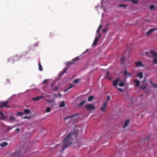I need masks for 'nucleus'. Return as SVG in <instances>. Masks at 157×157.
Here are the masks:
<instances>
[{
	"instance_id": "f257e3e1",
	"label": "nucleus",
	"mask_w": 157,
	"mask_h": 157,
	"mask_svg": "<svg viewBox=\"0 0 157 157\" xmlns=\"http://www.w3.org/2000/svg\"><path fill=\"white\" fill-rule=\"evenodd\" d=\"M78 132V130L75 128L73 131H72L68 134L66 138L63 140L62 147L60 144H57L53 148L59 147L60 149H62L61 150L59 151L60 152L63 151L68 146L72 144L71 141L76 137Z\"/></svg>"
},
{
	"instance_id": "f03ea898",
	"label": "nucleus",
	"mask_w": 157,
	"mask_h": 157,
	"mask_svg": "<svg viewBox=\"0 0 157 157\" xmlns=\"http://www.w3.org/2000/svg\"><path fill=\"white\" fill-rule=\"evenodd\" d=\"M10 155L12 157H24L21 149H19L14 152L10 154Z\"/></svg>"
},
{
	"instance_id": "7ed1b4c3",
	"label": "nucleus",
	"mask_w": 157,
	"mask_h": 157,
	"mask_svg": "<svg viewBox=\"0 0 157 157\" xmlns=\"http://www.w3.org/2000/svg\"><path fill=\"white\" fill-rule=\"evenodd\" d=\"M21 56L15 55L13 57H11L8 59V62H11V63H13L16 61L19 60L21 58Z\"/></svg>"
},
{
	"instance_id": "20e7f679",
	"label": "nucleus",
	"mask_w": 157,
	"mask_h": 157,
	"mask_svg": "<svg viewBox=\"0 0 157 157\" xmlns=\"http://www.w3.org/2000/svg\"><path fill=\"white\" fill-rule=\"evenodd\" d=\"M77 59H75L74 60V61L73 63H72L71 62H70L68 63L67 64V68H64L63 69V71L62 72H61L60 74H59V76L60 77L62 76L63 75V74L66 73V71L68 69V68L69 67V64H70L71 65H72L73 63H75L76 61L77 60Z\"/></svg>"
},
{
	"instance_id": "39448f33",
	"label": "nucleus",
	"mask_w": 157,
	"mask_h": 157,
	"mask_svg": "<svg viewBox=\"0 0 157 157\" xmlns=\"http://www.w3.org/2000/svg\"><path fill=\"white\" fill-rule=\"evenodd\" d=\"M85 108L88 111H91L94 109L95 107L92 104H86L85 105Z\"/></svg>"
},
{
	"instance_id": "423d86ee",
	"label": "nucleus",
	"mask_w": 157,
	"mask_h": 157,
	"mask_svg": "<svg viewBox=\"0 0 157 157\" xmlns=\"http://www.w3.org/2000/svg\"><path fill=\"white\" fill-rule=\"evenodd\" d=\"M8 102L9 101L8 100H7L6 101L1 102L0 105V107H6L8 108H10V106L7 105L8 103Z\"/></svg>"
},
{
	"instance_id": "0eeeda50",
	"label": "nucleus",
	"mask_w": 157,
	"mask_h": 157,
	"mask_svg": "<svg viewBox=\"0 0 157 157\" xmlns=\"http://www.w3.org/2000/svg\"><path fill=\"white\" fill-rule=\"evenodd\" d=\"M157 30V28H151L146 32V36H148V35L152 33L153 32Z\"/></svg>"
},
{
	"instance_id": "6e6552de",
	"label": "nucleus",
	"mask_w": 157,
	"mask_h": 157,
	"mask_svg": "<svg viewBox=\"0 0 157 157\" xmlns=\"http://www.w3.org/2000/svg\"><path fill=\"white\" fill-rule=\"evenodd\" d=\"M107 104L105 102L103 103L102 104V106L100 108L101 111L103 112H105L106 111Z\"/></svg>"
},
{
	"instance_id": "1a4fd4ad",
	"label": "nucleus",
	"mask_w": 157,
	"mask_h": 157,
	"mask_svg": "<svg viewBox=\"0 0 157 157\" xmlns=\"http://www.w3.org/2000/svg\"><path fill=\"white\" fill-rule=\"evenodd\" d=\"M120 81V79L119 78H117L113 82V86L116 88H117V85L118 84V82H119Z\"/></svg>"
},
{
	"instance_id": "9d476101",
	"label": "nucleus",
	"mask_w": 157,
	"mask_h": 157,
	"mask_svg": "<svg viewBox=\"0 0 157 157\" xmlns=\"http://www.w3.org/2000/svg\"><path fill=\"white\" fill-rule=\"evenodd\" d=\"M135 64L136 67H138L140 66L143 67V64L142 62L141 61L136 62H135Z\"/></svg>"
},
{
	"instance_id": "9b49d317",
	"label": "nucleus",
	"mask_w": 157,
	"mask_h": 157,
	"mask_svg": "<svg viewBox=\"0 0 157 157\" xmlns=\"http://www.w3.org/2000/svg\"><path fill=\"white\" fill-rule=\"evenodd\" d=\"M151 52H145L143 53V56H146L147 57L150 58L151 57Z\"/></svg>"
},
{
	"instance_id": "f8f14e48",
	"label": "nucleus",
	"mask_w": 157,
	"mask_h": 157,
	"mask_svg": "<svg viewBox=\"0 0 157 157\" xmlns=\"http://www.w3.org/2000/svg\"><path fill=\"white\" fill-rule=\"evenodd\" d=\"M44 98V96H43L37 97L36 98H32V100L35 101H37L39 100L41 98Z\"/></svg>"
},
{
	"instance_id": "ddd939ff",
	"label": "nucleus",
	"mask_w": 157,
	"mask_h": 157,
	"mask_svg": "<svg viewBox=\"0 0 157 157\" xmlns=\"http://www.w3.org/2000/svg\"><path fill=\"white\" fill-rule=\"evenodd\" d=\"M110 72L109 71L106 72V75L105 76V78L108 79L109 80H111L112 79V78L110 75Z\"/></svg>"
},
{
	"instance_id": "4468645a",
	"label": "nucleus",
	"mask_w": 157,
	"mask_h": 157,
	"mask_svg": "<svg viewBox=\"0 0 157 157\" xmlns=\"http://www.w3.org/2000/svg\"><path fill=\"white\" fill-rule=\"evenodd\" d=\"M78 115V113H77L75 115H72V116H68L65 117L63 118V119L64 120H66L70 118H73V117L76 116H77Z\"/></svg>"
},
{
	"instance_id": "2eb2a0df",
	"label": "nucleus",
	"mask_w": 157,
	"mask_h": 157,
	"mask_svg": "<svg viewBox=\"0 0 157 157\" xmlns=\"http://www.w3.org/2000/svg\"><path fill=\"white\" fill-rule=\"evenodd\" d=\"M124 76L128 75V76H131L132 75V74L130 73L127 72V70H125L124 72Z\"/></svg>"
},
{
	"instance_id": "dca6fc26",
	"label": "nucleus",
	"mask_w": 157,
	"mask_h": 157,
	"mask_svg": "<svg viewBox=\"0 0 157 157\" xmlns=\"http://www.w3.org/2000/svg\"><path fill=\"white\" fill-rule=\"evenodd\" d=\"M151 54L152 55V56L153 57H155L156 56H157V53L153 50L151 51Z\"/></svg>"
},
{
	"instance_id": "f3484780",
	"label": "nucleus",
	"mask_w": 157,
	"mask_h": 157,
	"mask_svg": "<svg viewBox=\"0 0 157 157\" xmlns=\"http://www.w3.org/2000/svg\"><path fill=\"white\" fill-rule=\"evenodd\" d=\"M8 145V143L6 142H3L0 144V146L1 147H4Z\"/></svg>"
},
{
	"instance_id": "a211bd4d",
	"label": "nucleus",
	"mask_w": 157,
	"mask_h": 157,
	"mask_svg": "<svg viewBox=\"0 0 157 157\" xmlns=\"http://www.w3.org/2000/svg\"><path fill=\"white\" fill-rule=\"evenodd\" d=\"M134 82H135L136 84V86H139L140 84V82L137 79H135L134 80Z\"/></svg>"
},
{
	"instance_id": "6ab92c4d",
	"label": "nucleus",
	"mask_w": 157,
	"mask_h": 157,
	"mask_svg": "<svg viewBox=\"0 0 157 157\" xmlns=\"http://www.w3.org/2000/svg\"><path fill=\"white\" fill-rule=\"evenodd\" d=\"M137 76L140 78H143V75L142 72H139L137 74Z\"/></svg>"
},
{
	"instance_id": "aec40b11",
	"label": "nucleus",
	"mask_w": 157,
	"mask_h": 157,
	"mask_svg": "<svg viewBox=\"0 0 157 157\" xmlns=\"http://www.w3.org/2000/svg\"><path fill=\"white\" fill-rule=\"evenodd\" d=\"M129 122V120H126L125 121V123L124 126H123V128H125L128 124Z\"/></svg>"
},
{
	"instance_id": "412c9836",
	"label": "nucleus",
	"mask_w": 157,
	"mask_h": 157,
	"mask_svg": "<svg viewBox=\"0 0 157 157\" xmlns=\"http://www.w3.org/2000/svg\"><path fill=\"white\" fill-rule=\"evenodd\" d=\"M94 98V97L93 96H90L88 98L87 101H92Z\"/></svg>"
},
{
	"instance_id": "4be33fe9",
	"label": "nucleus",
	"mask_w": 157,
	"mask_h": 157,
	"mask_svg": "<svg viewBox=\"0 0 157 157\" xmlns=\"http://www.w3.org/2000/svg\"><path fill=\"white\" fill-rule=\"evenodd\" d=\"M74 86L73 85L71 84L70 85L69 87L66 88L65 90H64V92H67L68 90L71 88H72Z\"/></svg>"
},
{
	"instance_id": "5701e85b",
	"label": "nucleus",
	"mask_w": 157,
	"mask_h": 157,
	"mask_svg": "<svg viewBox=\"0 0 157 157\" xmlns=\"http://www.w3.org/2000/svg\"><path fill=\"white\" fill-rule=\"evenodd\" d=\"M86 101H81L79 103L78 105V106L80 107L82 106L84 104H85L86 102Z\"/></svg>"
},
{
	"instance_id": "b1692460",
	"label": "nucleus",
	"mask_w": 157,
	"mask_h": 157,
	"mask_svg": "<svg viewBox=\"0 0 157 157\" xmlns=\"http://www.w3.org/2000/svg\"><path fill=\"white\" fill-rule=\"evenodd\" d=\"M59 106L61 107H63L65 106V103L64 101H62L59 105Z\"/></svg>"
},
{
	"instance_id": "393cba45",
	"label": "nucleus",
	"mask_w": 157,
	"mask_h": 157,
	"mask_svg": "<svg viewBox=\"0 0 157 157\" xmlns=\"http://www.w3.org/2000/svg\"><path fill=\"white\" fill-rule=\"evenodd\" d=\"M59 88V86H56L54 87V88L51 89V90H52V91H57Z\"/></svg>"
},
{
	"instance_id": "a878e982",
	"label": "nucleus",
	"mask_w": 157,
	"mask_h": 157,
	"mask_svg": "<svg viewBox=\"0 0 157 157\" xmlns=\"http://www.w3.org/2000/svg\"><path fill=\"white\" fill-rule=\"evenodd\" d=\"M46 101L48 103H51L53 102H54L55 99H52L50 100L47 99V100Z\"/></svg>"
},
{
	"instance_id": "bb28decb",
	"label": "nucleus",
	"mask_w": 157,
	"mask_h": 157,
	"mask_svg": "<svg viewBox=\"0 0 157 157\" xmlns=\"http://www.w3.org/2000/svg\"><path fill=\"white\" fill-rule=\"evenodd\" d=\"M98 40V38L97 37H96L95 38L94 40V42L93 43V44L94 45V46H95Z\"/></svg>"
},
{
	"instance_id": "cd10ccee",
	"label": "nucleus",
	"mask_w": 157,
	"mask_h": 157,
	"mask_svg": "<svg viewBox=\"0 0 157 157\" xmlns=\"http://www.w3.org/2000/svg\"><path fill=\"white\" fill-rule=\"evenodd\" d=\"M24 112L26 114H28L30 113V111L28 109H24Z\"/></svg>"
},
{
	"instance_id": "c85d7f7f",
	"label": "nucleus",
	"mask_w": 157,
	"mask_h": 157,
	"mask_svg": "<svg viewBox=\"0 0 157 157\" xmlns=\"http://www.w3.org/2000/svg\"><path fill=\"white\" fill-rule=\"evenodd\" d=\"M38 66H39V70L40 71H43L42 67L40 63H38Z\"/></svg>"
},
{
	"instance_id": "c756f323",
	"label": "nucleus",
	"mask_w": 157,
	"mask_h": 157,
	"mask_svg": "<svg viewBox=\"0 0 157 157\" xmlns=\"http://www.w3.org/2000/svg\"><path fill=\"white\" fill-rule=\"evenodd\" d=\"M102 27V26L101 25H99V26L97 30V34H98L100 31V29Z\"/></svg>"
},
{
	"instance_id": "7c9ffc66",
	"label": "nucleus",
	"mask_w": 157,
	"mask_h": 157,
	"mask_svg": "<svg viewBox=\"0 0 157 157\" xmlns=\"http://www.w3.org/2000/svg\"><path fill=\"white\" fill-rule=\"evenodd\" d=\"M9 119L10 121H15V118L13 116H11L10 117Z\"/></svg>"
},
{
	"instance_id": "2f4dec72",
	"label": "nucleus",
	"mask_w": 157,
	"mask_h": 157,
	"mask_svg": "<svg viewBox=\"0 0 157 157\" xmlns=\"http://www.w3.org/2000/svg\"><path fill=\"white\" fill-rule=\"evenodd\" d=\"M51 110V109L50 107H48L47 108L45 112L46 113H48Z\"/></svg>"
},
{
	"instance_id": "473e14b6",
	"label": "nucleus",
	"mask_w": 157,
	"mask_h": 157,
	"mask_svg": "<svg viewBox=\"0 0 157 157\" xmlns=\"http://www.w3.org/2000/svg\"><path fill=\"white\" fill-rule=\"evenodd\" d=\"M155 6L154 5H151L150 6V9L151 10H153L155 9Z\"/></svg>"
},
{
	"instance_id": "72a5a7b5",
	"label": "nucleus",
	"mask_w": 157,
	"mask_h": 157,
	"mask_svg": "<svg viewBox=\"0 0 157 157\" xmlns=\"http://www.w3.org/2000/svg\"><path fill=\"white\" fill-rule=\"evenodd\" d=\"M124 83L123 82H121L119 83V86L120 87H122L124 86Z\"/></svg>"
},
{
	"instance_id": "f704fd0d",
	"label": "nucleus",
	"mask_w": 157,
	"mask_h": 157,
	"mask_svg": "<svg viewBox=\"0 0 157 157\" xmlns=\"http://www.w3.org/2000/svg\"><path fill=\"white\" fill-rule=\"evenodd\" d=\"M110 97L109 96H108L107 97V99L104 102L106 104H108V101L109 100H110Z\"/></svg>"
},
{
	"instance_id": "c9c22d12",
	"label": "nucleus",
	"mask_w": 157,
	"mask_h": 157,
	"mask_svg": "<svg viewBox=\"0 0 157 157\" xmlns=\"http://www.w3.org/2000/svg\"><path fill=\"white\" fill-rule=\"evenodd\" d=\"M0 114L2 117L3 119H4L6 118V116L4 115V114H3V113L0 111Z\"/></svg>"
},
{
	"instance_id": "e433bc0d",
	"label": "nucleus",
	"mask_w": 157,
	"mask_h": 157,
	"mask_svg": "<svg viewBox=\"0 0 157 157\" xmlns=\"http://www.w3.org/2000/svg\"><path fill=\"white\" fill-rule=\"evenodd\" d=\"M80 81V79H76L74 80V82L75 83H78Z\"/></svg>"
},
{
	"instance_id": "4c0bfd02",
	"label": "nucleus",
	"mask_w": 157,
	"mask_h": 157,
	"mask_svg": "<svg viewBox=\"0 0 157 157\" xmlns=\"http://www.w3.org/2000/svg\"><path fill=\"white\" fill-rule=\"evenodd\" d=\"M127 6L126 5H123V4H120L119 6V7H126Z\"/></svg>"
},
{
	"instance_id": "58836bf2",
	"label": "nucleus",
	"mask_w": 157,
	"mask_h": 157,
	"mask_svg": "<svg viewBox=\"0 0 157 157\" xmlns=\"http://www.w3.org/2000/svg\"><path fill=\"white\" fill-rule=\"evenodd\" d=\"M107 30V28H105L102 29V31L103 33H105L106 32Z\"/></svg>"
},
{
	"instance_id": "ea45409f",
	"label": "nucleus",
	"mask_w": 157,
	"mask_h": 157,
	"mask_svg": "<svg viewBox=\"0 0 157 157\" xmlns=\"http://www.w3.org/2000/svg\"><path fill=\"white\" fill-rule=\"evenodd\" d=\"M125 59V58L124 56H123L121 58V59L122 62L121 63H123V62L124 60Z\"/></svg>"
},
{
	"instance_id": "a19ab883",
	"label": "nucleus",
	"mask_w": 157,
	"mask_h": 157,
	"mask_svg": "<svg viewBox=\"0 0 157 157\" xmlns=\"http://www.w3.org/2000/svg\"><path fill=\"white\" fill-rule=\"evenodd\" d=\"M53 97L55 98H57L58 97V94H53Z\"/></svg>"
},
{
	"instance_id": "79ce46f5",
	"label": "nucleus",
	"mask_w": 157,
	"mask_h": 157,
	"mask_svg": "<svg viewBox=\"0 0 157 157\" xmlns=\"http://www.w3.org/2000/svg\"><path fill=\"white\" fill-rule=\"evenodd\" d=\"M153 62L155 64H157V58H154L153 59Z\"/></svg>"
},
{
	"instance_id": "37998d69",
	"label": "nucleus",
	"mask_w": 157,
	"mask_h": 157,
	"mask_svg": "<svg viewBox=\"0 0 157 157\" xmlns=\"http://www.w3.org/2000/svg\"><path fill=\"white\" fill-rule=\"evenodd\" d=\"M23 114V113L21 112H17V115L18 116H20Z\"/></svg>"
},
{
	"instance_id": "c03bdc74",
	"label": "nucleus",
	"mask_w": 157,
	"mask_h": 157,
	"mask_svg": "<svg viewBox=\"0 0 157 157\" xmlns=\"http://www.w3.org/2000/svg\"><path fill=\"white\" fill-rule=\"evenodd\" d=\"M48 82V80L47 79H46V80H44V81H43V82H42V84H45V83H46V82Z\"/></svg>"
},
{
	"instance_id": "a18cd8bd",
	"label": "nucleus",
	"mask_w": 157,
	"mask_h": 157,
	"mask_svg": "<svg viewBox=\"0 0 157 157\" xmlns=\"http://www.w3.org/2000/svg\"><path fill=\"white\" fill-rule=\"evenodd\" d=\"M152 86L155 88H157V84L154 83Z\"/></svg>"
},
{
	"instance_id": "49530a36",
	"label": "nucleus",
	"mask_w": 157,
	"mask_h": 157,
	"mask_svg": "<svg viewBox=\"0 0 157 157\" xmlns=\"http://www.w3.org/2000/svg\"><path fill=\"white\" fill-rule=\"evenodd\" d=\"M23 118L24 119H29L30 118V117H28L27 116H24L23 117Z\"/></svg>"
},
{
	"instance_id": "de8ad7c7",
	"label": "nucleus",
	"mask_w": 157,
	"mask_h": 157,
	"mask_svg": "<svg viewBox=\"0 0 157 157\" xmlns=\"http://www.w3.org/2000/svg\"><path fill=\"white\" fill-rule=\"evenodd\" d=\"M118 90H119L121 92H122V93H123L124 92V91H123V90L121 88H118Z\"/></svg>"
},
{
	"instance_id": "09e8293b",
	"label": "nucleus",
	"mask_w": 157,
	"mask_h": 157,
	"mask_svg": "<svg viewBox=\"0 0 157 157\" xmlns=\"http://www.w3.org/2000/svg\"><path fill=\"white\" fill-rule=\"evenodd\" d=\"M12 128H10V127H8V129H7V131H10Z\"/></svg>"
},
{
	"instance_id": "8fccbe9b",
	"label": "nucleus",
	"mask_w": 157,
	"mask_h": 157,
	"mask_svg": "<svg viewBox=\"0 0 157 157\" xmlns=\"http://www.w3.org/2000/svg\"><path fill=\"white\" fill-rule=\"evenodd\" d=\"M140 88L144 90L145 89L146 87L145 86H143V87L140 86Z\"/></svg>"
},
{
	"instance_id": "3c124183",
	"label": "nucleus",
	"mask_w": 157,
	"mask_h": 157,
	"mask_svg": "<svg viewBox=\"0 0 157 157\" xmlns=\"http://www.w3.org/2000/svg\"><path fill=\"white\" fill-rule=\"evenodd\" d=\"M54 85V83L53 82H52L51 83L50 86L51 87L53 86Z\"/></svg>"
},
{
	"instance_id": "603ef678",
	"label": "nucleus",
	"mask_w": 157,
	"mask_h": 157,
	"mask_svg": "<svg viewBox=\"0 0 157 157\" xmlns=\"http://www.w3.org/2000/svg\"><path fill=\"white\" fill-rule=\"evenodd\" d=\"M98 38V39H99L100 38H101V34H99L98 36L97 37Z\"/></svg>"
},
{
	"instance_id": "864d4df0",
	"label": "nucleus",
	"mask_w": 157,
	"mask_h": 157,
	"mask_svg": "<svg viewBox=\"0 0 157 157\" xmlns=\"http://www.w3.org/2000/svg\"><path fill=\"white\" fill-rule=\"evenodd\" d=\"M149 82H150V83L151 84V85H153V84H154V83H153L152 82V81H151V80H150Z\"/></svg>"
},
{
	"instance_id": "5fc2aeb1",
	"label": "nucleus",
	"mask_w": 157,
	"mask_h": 157,
	"mask_svg": "<svg viewBox=\"0 0 157 157\" xmlns=\"http://www.w3.org/2000/svg\"><path fill=\"white\" fill-rule=\"evenodd\" d=\"M58 97H61L62 96V95L60 94H58Z\"/></svg>"
},
{
	"instance_id": "6e6d98bb",
	"label": "nucleus",
	"mask_w": 157,
	"mask_h": 157,
	"mask_svg": "<svg viewBox=\"0 0 157 157\" xmlns=\"http://www.w3.org/2000/svg\"><path fill=\"white\" fill-rule=\"evenodd\" d=\"M20 130L19 128H17L15 129V131H19Z\"/></svg>"
},
{
	"instance_id": "4d7b16f0",
	"label": "nucleus",
	"mask_w": 157,
	"mask_h": 157,
	"mask_svg": "<svg viewBox=\"0 0 157 157\" xmlns=\"http://www.w3.org/2000/svg\"><path fill=\"white\" fill-rule=\"evenodd\" d=\"M109 23L107 24L106 25V28H107L109 26Z\"/></svg>"
},
{
	"instance_id": "13d9d810",
	"label": "nucleus",
	"mask_w": 157,
	"mask_h": 157,
	"mask_svg": "<svg viewBox=\"0 0 157 157\" xmlns=\"http://www.w3.org/2000/svg\"><path fill=\"white\" fill-rule=\"evenodd\" d=\"M89 50L88 49H87L83 53H85L86 52L88 51Z\"/></svg>"
},
{
	"instance_id": "bf43d9fd",
	"label": "nucleus",
	"mask_w": 157,
	"mask_h": 157,
	"mask_svg": "<svg viewBox=\"0 0 157 157\" xmlns=\"http://www.w3.org/2000/svg\"><path fill=\"white\" fill-rule=\"evenodd\" d=\"M143 94H141V97L142 96H143Z\"/></svg>"
},
{
	"instance_id": "052dcab7",
	"label": "nucleus",
	"mask_w": 157,
	"mask_h": 157,
	"mask_svg": "<svg viewBox=\"0 0 157 157\" xmlns=\"http://www.w3.org/2000/svg\"><path fill=\"white\" fill-rule=\"evenodd\" d=\"M1 119V117H0V120Z\"/></svg>"
}]
</instances>
